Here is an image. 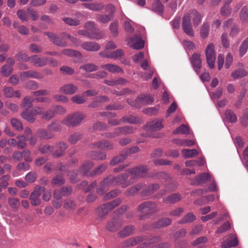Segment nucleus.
Instances as JSON below:
<instances>
[{"label":"nucleus","mask_w":248,"mask_h":248,"mask_svg":"<svg viewBox=\"0 0 248 248\" xmlns=\"http://www.w3.org/2000/svg\"><path fill=\"white\" fill-rule=\"evenodd\" d=\"M13 70L12 67L5 64L2 66L0 73L3 76L8 77L13 72Z\"/></svg>","instance_id":"56"},{"label":"nucleus","mask_w":248,"mask_h":248,"mask_svg":"<svg viewBox=\"0 0 248 248\" xmlns=\"http://www.w3.org/2000/svg\"><path fill=\"white\" fill-rule=\"evenodd\" d=\"M189 133V127L188 126L182 124L176 129L173 131L174 134H188Z\"/></svg>","instance_id":"50"},{"label":"nucleus","mask_w":248,"mask_h":248,"mask_svg":"<svg viewBox=\"0 0 248 248\" xmlns=\"http://www.w3.org/2000/svg\"><path fill=\"white\" fill-rule=\"evenodd\" d=\"M152 10L158 14H160L163 12L164 6L159 0H155L153 3Z\"/></svg>","instance_id":"38"},{"label":"nucleus","mask_w":248,"mask_h":248,"mask_svg":"<svg viewBox=\"0 0 248 248\" xmlns=\"http://www.w3.org/2000/svg\"><path fill=\"white\" fill-rule=\"evenodd\" d=\"M71 100L74 103L82 104L86 101L87 99L83 93L81 95L78 94L73 96L71 98Z\"/></svg>","instance_id":"45"},{"label":"nucleus","mask_w":248,"mask_h":248,"mask_svg":"<svg viewBox=\"0 0 248 248\" xmlns=\"http://www.w3.org/2000/svg\"><path fill=\"white\" fill-rule=\"evenodd\" d=\"M8 203L10 206L14 209H17L20 206L19 201L15 198H10L8 199Z\"/></svg>","instance_id":"63"},{"label":"nucleus","mask_w":248,"mask_h":248,"mask_svg":"<svg viewBox=\"0 0 248 248\" xmlns=\"http://www.w3.org/2000/svg\"><path fill=\"white\" fill-rule=\"evenodd\" d=\"M33 101V100L31 97L26 96L23 98L20 106L21 107L28 109L32 107Z\"/></svg>","instance_id":"46"},{"label":"nucleus","mask_w":248,"mask_h":248,"mask_svg":"<svg viewBox=\"0 0 248 248\" xmlns=\"http://www.w3.org/2000/svg\"><path fill=\"white\" fill-rule=\"evenodd\" d=\"M11 124L12 126L18 131H21L23 129L21 122L16 118H12L11 120Z\"/></svg>","instance_id":"62"},{"label":"nucleus","mask_w":248,"mask_h":248,"mask_svg":"<svg viewBox=\"0 0 248 248\" xmlns=\"http://www.w3.org/2000/svg\"><path fill=\"white\" fill-rule=\"evenodd\" d=\"M21 115L27 122L32 123L35 120V117L32 111L29 112L27 110L23 111Z\"/></svg>","instance_id":"36"},{"label":"nucleus","mask_w":248,"mask_h":248,"mask_svg":"<svg viewBox=\"0 0 248 248\" xmlns=\"http://www.w3.org/2000/svg\"><path fill=\"white\" fill-rule=\"evenodd\" d=\"M186 14H188L190 16V19H192L194 26H197L201 23L202 16L197 11L192 10Z\"/></svg>","instance_id":"26"},{"label":"nucleus","mask_w":248,"mask_h":248,"mask_svg":"<svg viewBox=\"0 0 248 248\" xmlns=\"http://www.w3.org/2000/svg\"><path fill=\"white\" fill-rule=\"evenodd\" d=\"M87 155L89 158L94 160H103L107 158V155L104 152L91 151L88 153Z\"/></svg>","instance_id":"24"},{"label":"nucleus","mask_w":248,"mask_h":248,"mask_svg":"<svg viewBox=\"0 0 248 248\" xmlns=\"http://www.w3.org/2000/svg\"><path fill=\"white\" fill-rule=\"evenodd\" d=\"M48 59L46 57H39L36 55L31 56L30 62L37 67H43L47 64Z\"/></svg>","instance_id":"14"},{"label":"nucleus","mask_w":248,"mask_h":248,"mask_svg":"<svg viewBox=\"0 0 248 248\" xmlns=\"http://www.w3.org/2000/svg\"><path fill=\"white\" fill-rule=\"evenodd\" d=\"M230 238L231 240H226L221 243V248H230L237 246L238 241L235 234H230Z\"/></svg>","instance_id":"20"},{"label":"nucleus","mask_w":248,"mask_h":248,"mask_svg":"<svg viewBox=\"0 0 248 248\" xmlns=\"http://www.w3.org/2000/svg\"><path fill=\"white\" fill-rule=\"evenodd\" d=\"M81 47L87 51H97L100 48V45L97 43L91 41L84 42L81 44Z\"/></svg>","instance_id":"16"},{"label":"nucleus","mask_w":248,"mask_h":248,"mask_svg":"<svg viewBox=\"0 0 248 248\" xmlns=\"http://www.w3.org/2000/svg\"><path fill=\"white\" fill-rule=\"evenodd\" d=\"M78 87L72 83L65 84L59 89V92L66 94L72 95L77 92Z\"/></svg>","instance_id":"15"},{"label":"nucleus","mask_w":248,"mask_h":248,"mask_svg":"<svg viewBox=\"0 0 248 248\" xmlns=\"http://www.w3.org/2000/svg\"><path fill=\"white\" fill-rule=\"evenodd\" d=\"M154 102V98L150 95L141 94L135 100L132 105L136 108H139L142 105H149Z\"/></svg>","instance_id":"11"},{"label":"nucleus","mask_w":248,"mask_h":248,"mask_svg":"<svg viewBox=\"0 0 248 248\" xmlns=\"http://www.w3.org/2000/svg\"><path fill=\"white\" fill-rule=\"evenodd\" d=\"M121 121L125 123L132 124H138L142 123V120L140 118L132 115L123 117L121 118Z\"/></svg>","instance_id":"27"},{"label":"nucleus","mask_w":248,"mask_h":248,"mask_svg":"<svg viewBox=\"0 0 248 248\" xmlns=\"http://www.w3.org/2000/svg\"><path fill=\"white\" fill-rule=\"evenodd\" d=\"M93 164L91 161H87L85 162L80 168V171L84 174H87L89 170L93 168Z\"/></svg>","instance_id":"51"},{"label":"nucleus","mask_w":248,"mask_h":248,"mask_svg":"<svg viewBox=\"0 0 248 248\" xmlns=\"http://www.w3.org/2000/svg\"><path fill=\"white\" fill-rule=\"evenodd\" d=\"M129 174L127 173L122 174L117 177L116 179V185H120L123 188L126 187L134 182L131 178L128 179Z\"/></svg>","instance_id":"9"},{"label":"nucleus","mask_w":248,"mask_h":248,"mask_svg":"<svg viewBox=\"0 0 248 248\" xmlns=\"http://www.w3.org/2000/svg\"><path fill=\"white\" fill-rule=\"evenodd\" d=\"M190 62L195 72L199 73L202 66V60L200 58V55L194 53L190 58Z\"/></svg>","instance_id":"18"},{"label":"nucleus","mask_w":248,"mask_h":248,"mask_svg":"<svg viewBox=\"0 0 248 248\" xmlns=\"http://www.w3.org/2000/svg\"><path fill=\"white\" fill-rule=\"evenodd\" d=\"M217 190V187L216 182L214 181H213L212 184L209 186L208 189H198L194 193H197L198 195H202L204 194L205 192H207L208 191H216Z\"/></svg>","instance_id":"43"},{"label":"nucleus","mask_w":248,"mask_h":248,"mask_svg":"<svg viewBox=\"0 0 248 248\" xmlns=\"http://www.w3.org/2000/svg\"><path fill=\"white\" fill-rule=\"evenodd\" d=\"M210 25L208 23H204L202 25L201 31L200 34L202 38H206L209 33Z\"/></svg>","instance_id":"53"},{"label":"nucleus","mask_w":248,"mask_h":248,"mask_svg":"<svg viewBox=\"0 0 248 248\" xmlns=\"http://www.w3.org/2000/svg\"><path fill=\"white\" fill-rule=\"evenodd\" d=\"M137 211L142 214L140 219H143L144 216L151 215L157 211L156 204L154 202H144L139 205Z\"/></svg>","instance_id":"2"},{"label":"nucleus","mask_w":248,"mask_h":248,"mask_svg":"<svg viewBox=\"0 0 248 248\" xmlns=\"http://www.w3.org/2000/svg\"><path fill=\"white\" fill-rule=\"evenodd\" d=\"M45 190V188L44 186H37L35 187L33 191L31 193L30 197L31 205L37 206L40 204L41 200L40 197Z\"/></svg>","instance_id":"6"},{"label":"nucleus","mask_w":248,"mask_h":248,"mask_svg":"<svg viewBox=\"0 0 248 248\" xmlns=\"http://www.w3.org/2000/svg\"><path fill=\"white\" fill-rule=\"evenodd\" d=\"M141 68L144 70L147 71V73H144L141 74V76L144 78V80H147L150 79L154 72V69L149 67L148 62L146 60L144 61L140 64Z\"/></svg>","instance_id":"17"},{"label":"nucleus","mask_w":248,"mask_h":248,"mask_svg":"<svg viewBox=\"0 0 248 248\" xmlns=\"http://www.w3.org/2000/svg\"><path fill=\"white\" fill-rule=\"evenodd\" d=\"M148 169L145 166H139L127 170L128 173L131 176V178L135 179L144 177L146 176ZM135 181V180H134Z\"/></svg>","instance_id":"3"},{"label":"nucleus","mask_w":248,"mask_h":248,"mask_svg":"<svg viewBox=\"0 0 248 248\" xmlns=\"http://www.w3.org/2000/svg\"><path fill=\"white\" fill-rule=\"evenodd\" d=\"M122 202L121 199L118 198L114 200L113 201L108 202L106 203L109 211L113 210L114 208L118 206Z\"/></svg>","instance_id":"57"},{"label":"nucleus","mask_w":248,"mask_h":248,"mask_svg":"<svg viewBox=\"0 0 248 248\" xmlns=\"http://www.w3.org/2000/svg\"><path fill=\"white\" fill-rule=\"evenodd\" d=\"M133 132L134 129L132 126H125L117 128L114 132L108 133L105 137L108 138H113L121 135H127Z\"/></svg>","instance_id":"7"},{"label":"nucleus","mask_w":248,"mask_h":248,"mask_svg":"<svg viewBox=\"0 0 248 248\" xmlns=\"http://www.w3.org/2000/svg\"><path fill=\"white\" fill-rule=\"evenodd\" d=\"M78 34L92 39H100L103 38V34L98 33H91L85 30H80L78 31Z\"/></svg>","instance_id":"23"},{"label":"nucleus","mask_w":248,"mask_h":248,"mask_svg":"<svg viewBox=\"0 0 248 248\" xmlns=\"http://www.w3.org/2000/svg\"><path fill=\"white\" fill-rule=\"evenodd\" d=\"M126 158V155L125 154H120L114 158H113L110 162L111 166H115L119 163L123 162Z\"/></svg>","instance_id":"49"},{"label":"nucleus","mask_w":248,"mask_h":248,"mask_svg":"<svg viewBox=\"0 0 248 248\" xmlns=\"http://www.w3.org/2000/svg\"><path fill=\"white\" fill-rule=\"evenodd\" d=\"M182 27L187 35L191 37L194 36V32L190 21V16L188 14H185L183 17Z\"/></svg>","instance_id":"8"},{"label":"nucleus","mask_w":248,"mask_h":248,"mask_svg":"<svg viewBox=\"0 0 248 248\" xmlns=\"http://www.w3.org/2000/svg\"><path fill=\"white\" fill-rule=\"evenodd\" d=\"M134 231V228L133 226H127L125 227L122 231L119 232L118 234L122 237H126L132 234Z\"/></svg>","instance_id":"41"},{"label":"nucleus","mask_w":248,"mask_h":248,"mask_svg":"<svg viewBox=\"0 0 248 248\" xmlns=\"http://www.w3.org/2000/svg\"><path fill=\"white\" fill-rule=\"evenodd\" d=\"M15 57L19 61L30 62L31 59V56L29 57L26 53H22L21 52H18L16 54Z\"/></svg>","instance_id":"61"},{"label":"nucleus","mask_w":248,"mask_h":248,"mask_svg":"<svg viewBox=\"0 0 248 248\" xmlns=\"http://www.w3.org/2000/svg\"><path fill=\"white\" fill-rule=\"evenodd\" d=\"M85 118V115L83 113L77 112L67 115L62 121V123L67 126L74 127L80 124Z\"/></svg>","instance_id":"1"},{"label":"nucleus","mask_w":248,"mask_h":248,"mask_svg":"<svg viewBox=\"0 0 248 248\" xmlns=\"http://www.w3.org/2000/svg\"><path fill=\"white\" fill-rule=\"evenodd\" d=\"M67 148L66 143L63 141H60L55 145V150L53 153V156L55 157H60L64 154L65 150Z\"/></svg>","instance_id":"21"},{"label":"nucleus","mask_w":248,"mask_h":248,"mask_svg":"<svg viewBox=\"0 0 248 248\" xmlns=\"http://www.w3.org/2000/svg\"><path fill=\"white\" fill-rule=\"evenodd\" d=\"M55 115V110H54L53 108H52L45 112H44L41 118L46 120H49L53 118Z\"/></svg>","instance_id":"54"},{"label":"nucleus","mask_w":248,"mask_h":248,"mask_svg":"<svg viewBox=\"0 0 248 248\" xmlns=\"http://www.w3.org/2000/svg\"><path fill=\"white\" fill-rule=\"evenodd\" d=\"M163 127L162 120L161 119L154 120L148 125V128L151 131L159 130Z\"/></svg>","instance_id":"29"},{"label":"nucleus","mask_w":248,"mask_h":248,"mask_svg":"<svg viewBox=\"0 0 248 248\" xmlns=\"http://www.w3.org/2000/svg\"><path fill=\"white\" fill-rule=\"evenodd\" d=\"M79 69L84 70L86 72H91L98 69V66L93 63H87L80 66Z\"/></svg>","instance_id":"47"},{"label":"nucleus","mask_w":248,"mask_h":248,"mask_svg":"<svg viewBox=\"0 0 248 248\" xmlns=\"http://www.w3.org/2000/svg\"><path fill=\"white\" fill-rule=\"evenodd\" d=\"M211 176L208 173H203L196 177L194 184L195 185H201L206 183L207 181L211 180Z\"/></svg>","instance_id":"31"},{"label":"nucleus","mask_w":248,"mask_h":248,"mask_svg":"<svg viewBox=\"0 0 248 248\" xmlns=\"http://www.w3.org/2000/svg\"><path fill=\"white\" fill-rule=\"evenodd\" d=\"M248 49V36L242 42L239 48V54L240 57H243Z\"/></svg>","instance_id":"40"},{"label":"nucleus","mask_w":248,"mask_h":248,"mask_svg":"<svg viewBox=\"0 0 248 248\" xmlns=\"http://www.w3.org/2000/svg\"><path fill=\"white\" fill-rule=\"evenodd\" d=\"M122 202L121 199L118 198L114 200L113 201L108 202L106 203L109 211L113 210L114 208L118 206Z\"/></svg>","instance_id":"58"},{"label":"nucleus","mask_w":248,"mask_h":248,"mask_svg":"<svg viewBox=\"0 0 248 248\" xmlns=\"http://www.w3.org/2000/svg\"><path fill=\"white\" fill-rule=\"evenodd\" d=\"M62 20L67 24L70 26H78L80 24V20L78 19H73L70 17L62 18Z\"/></svg>","instance_id":"60"},{"label":"nucleus","mask_w":248,"mask_h":248,"mask_svg":"<svg viewBox=\"0 0 248 248\" xmlns=\"http://www.w3.org/2000/svg\"><path fill=\"white\" fill-rule=\"evenodd\" d=\"M205 52L208 66L210 68L212 69L215 66V62L216 59L214 44L212 43L209 44L207 46Z\"/></svg>","instance_id":"4"},{"label":"nucleus","mask_w":248,"mask_h":248,"mask_svg":"<svg viewBox=\"0 0 248 248\" xmlns=\"http://www.w3.org/2000/svg\"><path fill=\"white\" fill-rule=\"evenodd\" d=\"M123 55L124 53L122 49H117L109 54H104L103 56L107 58L117 59L123 56Z\"/></svg>","instance_id":"42"},{"label":"nucleus","mask_w":248,"mask_h":248,"mask_svg":"<svg viewBox=\"0 0 248 248\" xmlns=\"http://www.w3.org/2000/svg\"><path fill=\"white\" fill-rule=\"evenodd\" d=\"M101 68L106 69L112 73H124L123 70L118 65L113 64H107L102 65Z\"/></svg>","instance_id":"28"},{"label":"nucleus","mask_w":248,"mask_h":248,"mask_svg":"<svg viewBox=\"0 0 248 248\" xmlns=\"http://www.w3.org/2000/svg\"><path fill=\"white\" fill-rule=\"evenodd\" d=\"M182 154L185 158H191L198 154V152L196 149H184L182 151Z\"/></svg>","instance_id":"44"},{"label":"nucleus","mask_w":248,"mask_h":248,"mask_svg":"<svg viewBox=\"0 0 248 248\" xmlns=\"http://www.w3.org/2000/svg\"><path fill=\"white\" fill-rule=\"evenodd\" d=\"M44 34L46 35L54 45L58 46L65 47L67 46V42L64 41L66 38H62V33L60 37L57 36L55 33L50 32H45Z\"/></svg>","instance_id":"10"},{"label":"nucleus","mask_w":248,"mask_h":248,"mask_svg":"<svg viewBox=\"0 0 248 248\" xmlns=\"http://www.w3.org/2000/svg\"><path fill=\"white\" fill-rule=\"evenodd\" d=\"M159 188V185L157 184H154L149 186L147 188L144 189L141 194L143 196H148L152 194Z\"/></svg>","instance_id":"33"},{"label":"nucleus","mask_w":248,"mask_h":248,"mask_svg":"<svg viewBox=\"0 0 248 248\" xmlns=\"http://www.w3.org/2000/svg\"><path fill=\"white\" fill-rule=\"evenodd\" d=\"M122 224V220L120 218H113L108 223L106 229L109 232H114L121 227Z\"/></svg>","instance_id":"13"},{"label":"nucleus","mask_w":248,"mask_h":248,"mask_svg":"<svg viewBox=\"0 0 248 248\" xmlns=\"http://www.w3.org/2000/svg\"><path fill=\"white\" fill-rule=\"evenodd\" d=\"M93 148L105 150H110L113 149V144L108 140H102L96 142L93 144Z\"/></svg>","instance_id":"19"},{"label":"nucleus","mask_w":248,"mask_h":248,"mask_svg":"<svg viewBox=\"0 0 248 248\" xmlns=\"http://www.w3.org/2000/svg\"><path fill=\"white\" fill-rule=\"evenodd\" d=\"M81 138V135L79 133H74L69 136L68 140L71 144H76Z\"/></svg>","instance_id":"55"},{"label":"nucleus","mask_w":248,"mask_h":248,"mask_svg":"<svg viewBox=\"0 0 248 248\" xmlns=\"http://www.w3.org/2000/svg\"><path fill=\"white\" fill-rule=\"evenodd\" d=\"M3 91L5 96L7 98H20L21 96L20 91L19 90L15 91L12 87H5L3 88Z\"/></svg>","instance_id":"22"},{"label":"nucleus","mask_w":248,"mask_h":248,"mask_svg":"<svg viewBox=\"0 0 248 248\" xmlns=\"http://www.w3.org/2000/svg\"><path fill=\"white\" fill-rule=\"evenodd\" d=\"M106 169L107 166L106 165L101 164L93 170L91 173V175H100L105 171Z\"/></svg>","instance_id":"59"},{"label":"nucleus","mask_w":248,"mask_h":248,"mask_svg":"<svg viewBox=\"0 0 248 248\" xmlns=\"http://www.w3.org/2000/svg\"><path fill=\"white\" fill-rule=\"evenodd\" d=\"M19 76L22 81L24 80L26 78H33L35 79H42L44 78V76L42 74L34 70L20 72Z\"/></svg>","instance_id":"12"},{"label":"nucleus","mask_w":248,"mask_h":248,"mask_svg":"<svg viewBox=\"0 0 248 248\" xmlns=\"http://www.w3.org/2000/svg\"><path fill=\"white\" fill-rule=\"evenodd\" d=\"M62 53L65 55L70 57H75L77 58L82 57V54L79 51L72 49H64L62 50Z\"/></svg>","instance_id":"37"},{"label":"nucleus","mask_w":248,"mask_h":248,"mask_svg":"<svg viewBox=\"0 0 248 248\" xmlns=\"http://www.w3.org/2000/svg\"><path fill=\"white\" fill-rule=\"evenodd\" d=\"M248 75V72L244 69H239L232 71L231 74L232 77L234 79L243 78Z\"/></svg>","instance_id":"35"},{"label":"nucleus","mask_w":248,"mask_h":248,"mask_svg":"<svg viewBox=\"0 0 248 248\" xmlns=\"http://www.w3.org/2000/svg\"><path fill=\"white\" fill-rule=\"evenodd\" d=\"M240 121L242 126L244 127L248 126V108L245 110L243 115L240 118Z\"/></svg>","instance_id":"64"},{"label":"nucleus","mask_w":248,"mask_h":248,"mask_svg":"<svg viewBox=\"0 0 248 248\" xmlns=\"http://www.w3.org/2000/svg\"><path fill=\"white\" fill-rule=\"evenodd\" d=\"M182 199L181 195L179 193H174L164 198L163 202L166 203L174 204Z\"/></svg>","instance_id":"25"},{"label":"nucleus","mask_w":248,"mask_h":248,"mask_svg":"<svg viewBox=\"0 0 248 248\" xmlns=\"http://www.w3.org/2000/svg\"><path fill=\"white\" fill-rule=\"evenodd\" d=\"M143 187L142 184H138L128 189L125 192V195L128 196H134Z\"/></svg>","instance_id":"32"},{"label":"nucleus","mask_w":248,"mask_h":248,"mask_svg":"<svg viewBox=\"0 0 248 248\" xmlns=\"http://www.w3.org/2000/svg\"><path fill=\"white\" fill-rule=\"evenodd\" d=\"M225 118L230 123H234L237 121L236 115L231 110L228 109L225 111Z\"/></svg>","instance_id":"39"},{"label":"nucleus","mask_w":248,"mask_h":248,"mask_svg":"<svg viewBox=\"0 0 248 248\" xmlns=\"http://www.w3.org/2000/svg\"><path fill=\"white\" fill-rule=\"evenodd\" d=\"M109 211L106 203L99 206L96 210L95 214L98 217L102 219Z\"/></svg>","instance_id":"30"},{"label":"nucleus","mask_w":248,"mask_h":248,"mask_svg":"<svg viewBox=\"0 0 248 248\" xmlns=\"http://www.w3.org/2000/svg\"><path fill=\"white\" fill-rule=\"evenodd\" d=\"M195 219V216L192 213H189L181 219L180 223L182 224L190 223L194 221Z\"/></svg>","instance_id":"52"},{"label":"nucleus","mask_w":248,"mask_h":248,"mask_svg":"<svg viewBox=\"0 0 248 248\" xmlns=\"http://www.w3.org/2000/svg\"><path fill=\"white\" fill-rule=\"evenodd\" d=\"M37 135L44 139H50L54 136L53 134L44 129H39L37 131Z\"/></svg>","instance_id":"48"},{"label":"nucleus","mask_w":248,"mask_h":248,"mask_svg":"<svg viewBox=\"0 0 248 248\" xmlns=\"http://www.w3.org/2000/svg\"><path fill=\"white\" fill-rule=\"evenodd\" d=\"M115 177L109 176L101 182L100 187L97 189L98 194L102 195L108 190V187L116 185Z\"/></svg>","instance_id":"5"},{"label":"nucleus","mask_w":248,"mask_h":248,"mask_svg":"<svg viewBox=\"0 0 248 248\" xmlns=\"http://www.w3.org/2000/svg\"><path fill=\"white\" fill-rule=\"evenodd\" d=\"M82 5L87 9H89L94 11H100L104 7V5L102 3H83Z\"/></svg>","instance_id":"34"}]
</instances>
